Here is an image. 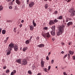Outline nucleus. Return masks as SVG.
<instances>
[{
    "instance_id": "obj_1",
    "label": "nucleus",
    "mask_w": 75,
    "mask_h": 75,
    "mask_svg": "<svg viewBox=\"0 0 75 75\" xmlns=\"http://www.w3.org/2000/svg\"><path fill=\"white\" fill-rule=\"evenodd\" d=\"M64 28H65V25H62L59 27L58 31L57 33L58 36L62 34L63 31L64 30Z\"/></svg>"
},
{
    "instance_id": "obj_2",
    "label": "nucleus",
    "mask_w": 75,
    "mask_h": 75,
    "mask_svg": "<svg viewBox=\"0 0 75 75\" xmlns=\"http://www.w3.org/2000/svg\"><path fill=\"white\" fill-rule=\"evenodd\" d=\"M70 13H71V17H74L75 15V11L74 8H71L70 10Z\"/></svg>"
},
{
    "instance_id": "obj_3",
    "label": "nucleus",
    "mask_w": 75,
    "mask_h": 75,
    "mask_svg": "<svg viewBox=\"0 0 75 75\" xmlns=\"http://www.w3.org/2000/svg\"><path fill=\"white\" fill-rule=\"evenodd\" d=\"M27 63H28V62H27V61L25 59H23L22 60V65H26L27 64Z\"/></svg>"
},
{
    "instance_id": "obj_4",
    "label": "nucleus",
    "mask_w": 75,
    "mask_h": 75,
    "mask_svg": "<svg viewBox=\"0 0 75 75\" xmlns=\"http://www.w3.org/2000/svg\"><path fill=\"white\" fill-rule=\"evenodd\" d=\"M34 5V2H30L29 4V7L30 8H31Z\"/></svg>"
},
{
    "instance_id": "obj_5",
    "label": "nucleus",
    "mask_w": 75,
    "mask_h": 75,
    "mask_svg": "<svg viewBox=\"0 0 75 75\" xmlns=\"http://www.w3.org/2000/svg\"><path fill=\"white\" fill-rule=\"evenodd\" d=\"M13 49L15 51H18V46H17V45H15L14 46V47H13Z\"/></svg>"
},
{
    "instance_id": "obj_6",
    "label": "nucleus",
    "mask_w": 75,
    "mask_h": 75,
    "mask_svg": "<svg viewBox=\"0 0 75 75\" xmlns=\"http://www.w3.org/2000/svg\"><path fill=\"white\" fill-rule=\"evenodd\" d=\"M16 62L17 63H18V64H21V59H19L16 60Z\"/></svg>"
},
{
    "instance_id": "obj_7",
    "label": "nucleus",
    "mask_w": 75,
    "mask_h": 75,
    "mask_svg": "<svg viewBox=\"0 0 75 75\" xmlns=\"http://www.w3.org/2000/svg\"><path fill=\"white\" fill-rule=\"evenodd\" d=\"M54 24V21L53 20H51L50 21L49 24L50 25H52V24Z\"/></svg>"
},
{
    "instance_id": "obj_8",
    "label": "nucleus",
    "mask_w": 75,
    "mask_h": 75,
    "mask_svg": "<svg viewBox=\"0 0 75 75\" xmlns=\"http://www.w3.org/2000/svg\"><path fill=\"white\" fill-rule=\"evenodd\" d=\"M14 45L13 44L11 43L9 45V47H11V48H14Z\"/></svg>"
},
{
    "instance_id": "obj_9",
    "label": "nucleus",
    "mask_w": 75,
    "mask_h": 75,
    "mask_svg": "<svg viewBox=\"0 0 75 75\" xmlns=\"http://www.w3.org/2000/svg\"><path fill=\"white\" fill-rule=\"evenodd\" d=\"M38 47L39 48H42V47H44V45L42 44H40L38 45Z\"/></svg>"
},
{
    "instance_id": "obj_10",
    "label": "nucleus",
    "mask_w": 75,
    "mask_h": 75,
    "mask_svg": "<svg viewBox=\"0 0 75 75\" xmlns=\"http://www.w3.org/2000/svg\"><path fill=\"white\" fill-rule=\"evenodd\" d=\"M28 49V48L27 47H24L22 49V50L23 52H25L26 51H27Z\"/></svg>"
},
{
    "instance_id": "obj_11",
    "label": "nucleus",
    "mask_w": 75,
    "mask_h": 75,
    "mask_svg": "<svg viewBox=\"0 0 75 75\" xmlns=\"http://www.w3.org/2000/svg\"><path fill=\"white\" fill-rule=\"evenodd\" d=\"M41 35L43 37H44V38H46V33L42 32L41 34Z\"/></svg>"
},
{
    "instance_id": "obj_12",
    "label": "nucleus",
    "mask_w": 75,
    "mask_h": 75,
    "mask_svg": "<svg viewBox=\"0 0 75 75\" xmlns=\"http://www.w3.org/2000/svg\"><path fill=\"white\" fill-rule=\"evenodd\" d=\"M16 2L18 5H20L21 4V2L19 0H16Z\"/></svg>"
},
{
    "instance_id": "obj_13",
    "label": "nucleus",
    "mask_w": 75,
    "mask_h": 75,
    "mask_svg": "<svg viewBox=\"0 0 75 75\" xmlns=\"http://www.w3.org/2000/svg\"><path fill=\"white\" fill-rule=\"evenodd\" d=\"M51 34L52 35H55V31L52 30L51 32H50Z\"/></svg>"
},
{
    "instance_id": "obj_14",
    "label": "nucleus",
    "mask_w": 75,
    "mask_h": 75,
    "mask_svg": "<svg viewBox=\"0 0 75 75\" xmlns=\"http://www.w3.org/2000/svg\"><path fill=\"white\" fill-rule=\"evenodd\" d=\"M46 36L47 37V38H49L51 36H50V33H46Z\"/></svg>"
},
{
    "instance_id": "obj_15",
    "label": "nucleus",
    "mask_w": 75,
    "mask_h": 75,
    "mask_svg": "<svg viewBox=\"0 0 75 75\" xmlns=\"http://www.w3.org/2000/svg\"><path fill=\"white\" fill-rule=\"evenodd\" d=\"M71 24H72V22H70L67 24V25H68L67 27H69L70 25H71Z\"/></svg>"
},
{
    "instance_id": "obj_16",
    "label": "nucleus",
    "mask_w": 75,
    "mask_h": 75,
    "mask_svg": "<svg viewBox=\"0 0 75 75\" xmlns=\"http://www.w3.org/2000/svg\"><path fill=\"white\" fill-rule=\"evenodd\" d=\"M34 28V26L32 25L30 26V30L31 31L33 30V29Z\"/></svg>"
},
{
    "instance_id": "obj_17",
    "label": "nucleus",
    "mask_w": 75,
    "mask_h": 75,
    "mask_svg": "<svg viewBox=\"0 0 75 75\" xmlns=\"http://www.w3.org/2000/svg\"><path fill=\"white\" fill-rule=\"evenodd\" d=\"M51 29L52 31H55V26L54 25L51 28Z\"/></svg>"
},
{
    "instance_id": "obj_18",
    "label": "nucleus",
    "mask_w": 75,
    "mask_h": 75,
    "mask_svg": "<svg viewBox=\"0 0 75 75\" xmlns=\"http://www.w3.org/2000/svg\"><path fill=\"white\" fill-rule=\"evenodd\" d=\"M33 25L34 27H35L37 25L36 23H35V22L34 20L33 21Z\"/></svg>"
},
{
    "instance_id": "obj_19",
    "label": "nucleus",
    "mask_w": 75,
    "mask_h": 75,
    "mask_svg": "<svg viewBox=\"0 0 75 75\" xmlns=\"http://www.w3.org/2000/svg\"><path fill=\"white\" fill-rule=\"evenodd\" d=\"M70 20V18L68 17L66 18V22L67 23Z\"/></svg>"
},
{
    "instance_id": "obj_20",
    "label": "nucleus",
    "mask_w": 75,
    "mask_h": 75,
    "mask_svg": "<svg viewBox=\"0 0 75 75\" xmlns=\"http://www.w3.org/2000/svg\"><path fill=\"white\" fill-rule=\"evenodd\" d=\"M6 32V30H3L2 31V33L3 34H5Z\"/></svg>"
},
{
    "instance_id": "obj_21",
    "label": "nucleus",
    "mask_w": 75,
    "mask_h": 75,
    "mask_svg": "<svg viewBox=\"0 0 75 75\" xmlns=\"http://www.w3.org/2000/svg\"><path fill=\"white\" fill-rule=\"evenodd\" d=\"M69 53L70 55H73V54H74V52H73L72 51H69Z\"/></svg>"
},
{
    "instance_id": "obj_22",
    "label": "nucleus",
    "mask_w": 75,
    "mask_h": 75,
    "mask_svg": "<svg viewBox=\"0 0 75 75\" xmlns=\"http://www.w3.org/2000/svg\"><path fill=\"white\" fill-rule=\"evenodd\" d=\"M44 7H45V9H47L48 8V4H46L45 5Z\"/></svg>"
},
{
    "instance_id": "obj_23",
    "label": "nucleus",
    "mask_w": 75,
    "mask_h": 75,
    "mask_svg": "<svg viewBox=\"0 0 75 75\" xmlns=\"http://www.w3.org/2000/svg\"><path fill=\"white\" fill-rule=\"evenodd\" d=\"M8 5H9V6H13V2L11 1L9 3Z\"/></svg>"
},
{
    "instance_id": "obj_24",
    "label": "nucleus",
    "mask_w": 75,
    "mask_h": 75,
    "mask_svg": "<svg viewBox=\"0 0 75 75\" xmlns=\"http://www.w3.org/2000/svg\"><path fill=\"white\" fill-rule=\"evenodd\" d=\"M10 53H11L10 51H8L6 54L7 55H10Z\"/></svg>"
},
{
    "instance_id": "obj_25",
    "label": "nucleus",
    "mask_w": 75,
    "mask_h": 75,
    "mask_svg": "<svg viewBox=\"0 0 75 75\" xmlns=\"http://www.w3.org/2000/svg\"><path fill=\"white\" fill-rule=\"evenodd\" d=\"M58 18L59 20H62V16H60Z\"/></svg>"
},
{
    "instance_id": "obj_26",
    "label": "nucleus",
    "mask_w": 75,
    "mask_h": 75,
    "mask_svg": "<svg viewBox=\"0 0 75 75\" xmlns=\"http://www.w3.org/2000/svg\"><path fill=\"white\" fill-rule=\"evenodd\" d=\"M45 63L43 61H42L41 62V65L42 66H44V64Z\"/></svg>"
},
{
    "instance_id": "obj_27",
    "label": "nucleus",
    "mask_w": 75,
    "mask_h": 75,
    "mask_svg": "<svg viewBox=\"0 0 75 75\" xmlns=\"http://www.w3.org/2000/svg\"><path fill=\"white\" fill-rule=\"evenodd\" d=\"M47 70L48 69H47L46 68H44L43 69V71H45V72H47Z\"/></svg>"
},
{
    "instance_id": "obj_28",
    "label": "nucleus",
    "mask_w": 75,
    "mask_h": 75,
    "mask_svg": "<svg viewBox=\"0 0 75 75\" xmlns=\"http://www.w3.org/2000/svg\"><path fill=\"white\" fill-rule=\"evenodd\" d=\"M29 43H30L29 40H27L25 41V44H29Z\"/></svg>"
},
{
    "instance_id": "obj_29",
    "label": "nucleus",
    "mask_w": 75,
    "mask_h": 75,
    "mask_svg": "<svg viewBox=\"0 0 75 75\" xmlns=\"http://www.w3.org/2000/svg\"><path fill=\"white\" fill-rule=\"evenodd\" d=\"M28 74H32V72H31V70H30L28 71Z\"/></svg>"
},
{
    "instance_id": "obj_30",
    "label": "nucleus",
    "mask_w": 75,
    "mask_h": 75,
    "mask_svg": "<svg viewBox=\"0 0 75 75\" xmlns=\"http://www.w3.org/2000/svg\"><path fill=\"white\" fill-rule=\"evenodd\" d=\"M3 8L2 7V6H1L0 7V11H1L3 10Z\"/></svg>"
},
{
    "instance_id": "obj_31",
    "label": "nucleus",
    "mask_w": 75,
    "mask_h": 75,
    "mask_svg": "<svg viewBox=\"0 0 75 75\" xmlns=\"http://www.w3.org/2000/svg\"><path fill=\"white\" fill-rule=\"evenodd\" d=\"M58 20H57V19H55L54 20V23H57V22H58Z\"/></svg>"
},
{
    "instance_id": "obj_32",
    "label": "nucleus",
    "mask_w": 75,
    "mask_h": 75,
    "mask_svg": "<svg viewBox=\"0 0 75 75\" xmlns=\"http://www.w3.org/2000/svg\"><path fill=\"white\" fill-rule=\"evenodd\" d=\"M43 30H48V27H45L43 28Z\"/></svg>"
},
{
    "instance_id": "obj_33",
    "label": "nucleus",
    "mask_w": 75,
    "mask_h": 75,
    "mask_svg": "<svg viewBox=\"0 0 75 75\" xmlns=\"http://www.w3.org/2000/svg\"><path fill=\"white\" fill-rule=\"evenodd\" d=\"M8 7L9 9H11H11H12L13 8V6H9Z\"/></svg>"
},
{
    "instance_id": "obj_34",
    "label": "nucleus",
    "mask_w": 75,
    "mask_h": 75,
    "mask_svg": "<svg viewBox=\"0 0 75 75\" xmlns=\"http://www.w3.org/2000/svg\"><path fill=\"white\" fill-rule=\"evenodd\" d=\"M16 30H17V28H14V29H13L14 32H15V33H16Z\"/></svg>"
},
{
    "instance_id": "obj_35",
    "label": "nucleus",
    "mask_w": 75,
    "mask_h": 75,
    "mask_svg": "<svg viewBox=\"0 0 75 75\" xmlns=\"http://www.w3.org/2000/svg\"><path fill=\"white\" fill-rule=\"evenodd\" d=\"M54 60H52L51 61V64H54Z\"/></svg>"
},
{
    "instance_id": "obj_36",
    "label": "nucleus",
    "mask_w": 75,
    "mask_h": 75,
    "mask_svg": "<svg viewBox=\"0 0 75 75\" xmlns=\"http://www.w3.org/2000/svg\"><path fill=\"white\" fill-rule=\"evenodd\" d=\"M36 67L35 66H33L32 67V69H34Z\"/></svg>"
},
{
    "instance_id": "obj_37",
    "label": "nucleus",
    "mask_w": 75,
    "mask_h": 75,
    "mask_svg": "<svg viewBox=\"0 0 75 75\" xmlns=\"http://www.w3.org/2000/svg\"><path fill=\"white\" fill-rule=\"evenodd\" d=\"M30 38V39L29 40V42H30V41H31V39L33 38V36H31Z\"/></svg>"
},
{
    "instance_id": "obj_38",
    "label": "nucleus",
    "mask_w": 75,
    "mask_h": 75,
    "mask_svg": "<svg viewBox=\"0 0 75 75\" xmlns=\"http://www.w3.org/2000/svg\"><path fill=\"white\" fill-rule=\"evenodd\" d=\"M51 68V66H49L48 67V71H50V69Z\"/></svg>"
},
{
    "instance_id": "obj_39",
    "label": "nucleus",
    "mask_w": 75,
    "mask_h": 75,
    "mask_svg": "<svg viewBox=\"0 0 75 75\" xmlns=\"http://www.w3.org/2000/svg\"><path fill=\"white\" fill-rule=\"evenodd\" d=\"M46 59L47 60H49V57H48V56H47L46 57Z\"/></svg>"
},
{
    "instance_id": "obj_40",
    "label": "nucleus",
    "mask_w": 75,
    "mask_h": 75,
    "mask_svg": "<svg viewBox=\"0 0 75 75\" xmlns=\"http://www.w3.org/2000/svg\"><path fill=\"white\" fill-rule=\"evenodd\" d=\"M63 23H66V21L65 20V19H63Z\"/></svg>"
},
{
    "instance_id": "obj_41",
    "label": "nucleus",
    "mask_w": 75,
    "mask_h": 75,
    "mask_svg": "<svg viewBox=\"0 0 75 75\" xmlns=\"http://www.w3.org/2000/svg\"><path fill=\"white\" fill-rule=\"evenodd\" d=\"M11 48L10 47H9V51H10V52H11Z\"/></svg>"
},
{
    "instance_id": "obj_42",
    "label": "nucleus",
    "mask_w": 75,
    "mask_h": 75,
    "mask_svg": "<svg viewBox=\"0 0 75 75\" xmlns=\"http://www.w3.org/2000/svg\"><path fill=\"white\" fill-rule=\"evenodd\" d=\"M67 57V54L64 56V58H66Z\"/></svg>"
},
{
    "instance_id": "obj_43",
    "label": "nucleus",
    "mask_w": 75,
    "mask_h": 75,
    "mask_svg": "<svg viewBox=\"0 0 75 75\" xmlns=\"http://www.w3.org/2000/svg\"><path fill=\"white\" fill-rule=\"evenodd\" d=\"M14 72L13 71H12L11 73V75H14Z\"/></svg>"
},
{
    "instance_id": "obj_44",
    "label": "nucleus",
    "mask_w": 75,
    "mask_h": 75,
    "mask_svg": "<svg viewBox=\"0 0 75 75\" xmlns=\"http://www.w3.org/2000/svg\"><path fill=\"white\" fill-rule=\"evenodd\" d=\"M63 75H67V74L65 72H63Z\"/></svg>"
},
{
    "instance_id": "obj_45",
    "label": "nucleus",
    "mask_w": 75,
    "mask_h": 75,
    "mask_svg": "<svg viewBox=\"0 0 75 75\" xmlns=\"http://www.w3.org/2000/svg\"><path fill=\"white\" fill-rule=\"evenodd\" d=\"M37 75H42V74H41V73H39L37 74Z\"/></svg>"
},
{
    "instance_id": "obj_46",
    "label": "nucleus",
    "mask_w": 75,
    "mask_h": 75,
    "mask_svg": "<svg viewBox=\"0 0 75 75\" xmlns=\"http://www.w3.org/2000/svg\"><path fill=\"white\" fill-rule=\"evenodd\" d=\"M13 72L14 74H16V71L15 70H13Z\"/></svg>"
},
{
    "instance_id": "obj_47",
    "label": "nucleus",
    "mask_w": 75,
    "mask_h": 75,
    "mask_svg": "<svg viewBox=\"0 0 75 75\" xmlns=\"http://www.w3.org/2000/svg\"><path fill=\"white\" fill-rule=\"evenodd\" d=\"M7 0V1L8 2H10V1H11V0Z\"/></svg>"
},
{
    "instance_id": "obj_48",
    "label": "nucleus",
    "mask_w": 75,
    "mask_h": 75,
    "mask_svg": "<svg viewBox=\"0 0 75 75\" xmlns=\"http://www.w3.org/2000/svg\"><path fill=\"white\" fill-rule=\"evenodd\" d=\"M6 73H8V72H9V70H7L6 71Z\"/></svg>"
},
{
    "instance_id": "obj_49",
    "label": "nucleus",
    "mask_w": 75,
    "mask_h": 75,
    "mask_svg": "<svg viewBox=\"0 0 75 75\" xmlns=\"http://www.w3.org/2000/svg\"><path fill=\"white\" fill-rule=\"evenodd\" d=\"M72 58L73 59H75V57L74 56H73L72 57Z\"/></svg>"
},
{
    "instance_id": "obj_50",
    "label": "nucleus",
    "mask_w": 75,
    "mask_h": 75,
    "mask_svg": "<svg viewBox=\"0 0 75 75\" xmlns=\"http://www.w3.org/2000/svg\"><path fill=\"white\" fill-rule=\"evenodd\" d=\"M55 14H57V13H58V12H57V11H55Z\"/></svg>"
},
{
    "instance_id": "obj_51",
    "label": "nucleus",
    "mask_w": 75,
    "mask_h": 75,
    "mask_svg": "<svg viewBox=\"0 0 75 75\" xmlns=\"http://www.w3.org/2000/svg\"><path fill=\"white\" fill-rule=\"evenodd\" d=\"M8 38H9L8 37H7L6 38V40L7 41H8Z\"/></svg>"
},
{
    "instance_id": "obj_52",
    "label": "nucleus",
    "mask_w": 75,
    "mask_h": 75,
    "mask_svg": "<svg viewBox=\"0 0 75 75\" xmlns=\"http://www.w3.org/2000/svg\"><path fill=\"white\" fill-rule=\"evenodd\" d=\"M7 41V40H5L4 41V42L5 43H6V42Z\"/></svg>"
},
{
    "instance_id": "obj_53",
    "label": "nucleus",
    "mask_w": 75,
    "mask_h": 75,
    "mask_svg": "<svg viewBox=\"0 0 75 75\" xmlns=\"http://www.w3.org/2000/svg\"><path fill=\"white\" fill-rule=\"evenodd\" d=\"M21 23H24V20H22L21 21Z\"/></svg>"
},
{
    "instance_id": "obj_54",
    "label": "nucleus",
    "mask_w": 75,
    "mask_h": 75,
    "mask_svg": "<svg viewBox=\"0 0 75 75\" xmlns=\"http://www.w3.org/2000/svg\"><path fill=\"white\" fill-rule=\"evenodd\" d=\"M6 68V66H4L3 67V69H5Z\"/></svg>"
},
{
    "instance_id": "obj_55",
    "label": "nucleus",
    "mask_w": 75,
    "mask_h": 75,
    "mask_svg": "<svg viewBox=\"0 0 75 75\" xmlns=\"http://www.w3.org/2000/svg\"><path fill=\"white\" fill-rule=\"evenodd\" d=\"M1 28H0V34L1 33Z\"/></svg>"
},
{
    "instance_id": "obj_56",
    "label": "nucleus",
    "mask_w": 75,
    "mask_h": 75,
    "mask_svg": "<svg viewBox=\"0 0 75 75\" xmlns=\"http://www.w3.org/2000/svg\"><path fill=\"white\" fill-rule=\"evenodd\" d=\"M71 0H68V1H67V3H68V2H69V1H71Z\"/></svg>"
},
{
    "instance_id": "obj_57",
    "label": "nucleus",
    "mask_w": 75,
    "mask_h": 75,
    "mask_svg": "<svg viewBox=\"0 0 75 75\" xmlns=\"http://www.w3.org/2000/svg\"><path fill=\"white\" fill-rule=\"evenodd\" d=\"M37 40H39V37L38 36L37 38Z\"/></svg>"
},
{
    "instance_id": "obj_58",
    "label": "nucleus",
    "mask_w": 75,
    "mask_h": 75,
    "mask_svg": "<svg viewBox=\"0 0 75 75\" xmlns=\"http://www.w3.org/2000/svg\"><path fill=\"white\" fill-rule=\"evenodd\" d=\"M61 54H64V51H62L61 52Z\"/></svg>"
},
{
    "instance_id": "obj_59",
    "label": "nucleus",
    "mask_w": 75,
    "mask_h": 75,
    "mask_svg": "<svg viewBox=\"0 0 75 75\" xmlns=\"http://www.w3.org/2000/svg\"><path fill=\"white\" fill-rule=\"evenodd\" d=\"M22 24H21L20 25H19V26H20V27H22Z\"/></svg>"
},
{
    "instance_id": "obj_60",
    "label": "nucleus",
    "mask_w": 75,
    "mask_h": 75,
    "mask_svg": "<svg viewBox=\"0 0 75 75\" xmlns=\"http://www.w3.org/2000/svg\"><path fill=\"white\" fill-rule=\"evenodd\" d=\"M50 54H51V52H49V53L48 54V55H50Z\"/></svg>"
},
{
    "instance_id": "obj_61",
    "label": "nucleus",
    "mask_w": 75,
    "mask_h": 75,
    "mask_svg": "<svg viewBox=\"0 0 75 75\" xmlns=\"http://www.w3.org/2000/svg\"><path fill=\"white\" fill-rule=\"evenodd\" d=\"M68 57H69H69H70V54H68Z\"/></svg>"
},
{
    "instance_id": "obj_62",
    "label": "nucleus",
    "mask_w": 75,
    "mask_h": 75,
    "mask_svg": "<svg viewBox=\"0 0 75 75\" xmlns=\"http://www.w3.org/2000/svg\"><path fill=\"white\" fill-rule=\"evenodd\" d=\"M62 45H64V44H65L64 42H62Z\"/></svg>"
},
{
    "instance_id": "obj_63",
    "label": "nucleus",
    "mask_w": 75,
    "mask_h": 75,
    "mask_svg": "<svg viewBox=\"0 0 75 75\" xmlns=\"http://www.w3.org/2000/svg\"><path fill=\"white\" fill-rule=\"evenodd\" d=\"M71 42H69V45H71Z\"/></svg>"
},
{
    "instance_id": "obj_64",
    "label": "nucleus",
    "mask_w": 75,
    "mask_h": 75,
    "mask_svg": "<svg viewBox=\"0 0 75 75\" xmlns=\"http://www.w3.org/2000/svg\"><path fill=\"white\" fill-rule=\"evenodd\" d=\"M3 75H6L5 73H3Z\"/></svg>"
}]
</instances>
